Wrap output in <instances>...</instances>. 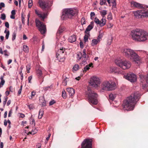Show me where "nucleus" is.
Segmentation results:
<instances>
[{
  "mask_svg": "<svg viewBox=\"0 0 148 148\" xmlns=\"http://www.w3.org/2000/svg\"><path fill=\"white\" fill-rule=\"evenodd\" d=\"M69 41L72 43L76 41V38L75 35H72L70 36L68 39Z\"/></svg>",
  "mask_w": 148,
  "mask_h": 148,
  "instance_id": "22",
  "label": "nucleus"
},
{
  "mask_svg": "<svg viewBox=\"0 0 148 148\" xmlns=\"http://www.w3.org/2000/svg\"><path fill=\"white\" fill-rule=\"evenodd\" d=\"M69 80V78L65 77L64 79L62 82V84L64 86H66L67 85V82Z\"/></svg>",
  "mask_w": 148,
  "mask_h": 148,
  "instance_id": "33",
  "label": "nucleus"
},
{
  "mask_svg": "<svg viewBox=\"0 0 148 148\" xmlns=\"http://www.w3.org/2000/svg\"><path fill=\"white\" fill-rule=\"evenodd\" d=\"M77 10L73 8H67L63 10L61 18L65 20L67 18H71L75 15L77 14Z\"/></svg>",
  "mask_w": 148,
  "mask_h": 148,
  "instance_id": "4",
  "label": "nucleus"
},
{
  "mask_svg": "<svg viewBox=\"0 0 148 148\" xmlns=\"http://www.w3.org/2000/svg\"><path fill=\"white\" fill-rule=\"evenodd\" d=\"M35 14L39 17L42 18L43 20L46 16V14L45 13H42L41 11L39 10L35 9Z\"/></svg>",
  "mask_w": 148,
  "mask_h": 148,
  "instance_id": "16",
  "label": "nucleus"
},
{
  "mask_svg": "<svg viewBox=\"0 0 148 148\" xmlns=\"http://www.w3.org/2000/svg\"><path fill=\"white\" fill-rule=\"evenodd\" d=\"M140 95L138 92H134L123 101V106L124 110L130 111L133 110L135 105L140 98Z\"/></svg>",
  "mask_w": 148,
  "mask_h": 148,
  "instance_id": "1",
  "label": "nucleus"
},
{
  "mask_svg": "<svg viewBox=\"0 0 148 148\" xmlns=\"http://www.w3.org/2000/svg\"><path fill=\"white\" fill-rule=\"evenodd\" d=\"M23 50L25 53H28L29 51V49L28 46L26 45H24Z\"/></svg>",
  "mask_w": 148,
  "mask_h": 148,
  "instance_id": "29",
  "label": "nucleus"
},
{
  "mask_svg": "<svg viewBox=\"0 0 148 148\" xmlns=\"http://www.w3.org/2000/svg\"><path fill=\"white\" fill-rule=\"evenodd\" d=\"M94 21L96 24L99 25L100 21L99 19H98L97 17L95 18L94 20Z\"/></svg>",
  "mask_w": 148,
  "mask_h": 148,
  "instance_id": "40",
  "label": "nucleus"
},
{
  "mask_svg": "<svg viewBox=\"0 0 148 148\" xmlns=\"http://www.w3.org/2000/svg\"><path fill=\"white\" fill-rule=\"evenodd\" d=\"M121 52L127 58L132 60L134 62L139 64L141 63V58L133 49L129 48H123Z\"/></svg>",
  "mask_w": 148,
  "mask_h": 148,
  "instance_id": "3",
  "label": "nucleus"
},
{
  "mask_svg": "<svg viewBox=\"0 0 148 148\" xmlns=\"http://www.w3.org/2000/svg\"><path fill=\"white\" fill-rule=\"evenodd\" d=\"M131 33L132 39L135 41L142 42L148 40V33L142 29H136Z\"/></svg>",
  "mask_w": 148,
  "mask_h": 148,
  "instance_id": "2",
  "label": "nucleus"
},
{
  "mask_svg": "<svg viewBox=\"0 0 148 148\" xmlns=\"http://www.w3.org/2000/svg\"><path fill=\"white\" fill-rule=\"evenodd\" d=\"M107 27L108 28H110L112 27L113 26V24L111 23H109L107 25Z\"/></svg>",
  "mask_w": 148,
  "mask_h": 148,
  "instance_id": "45",
  "label": "nucleus"
},
{
  "mask_svg": "<svg viewBox=\"0 0 148 148\" xmlns=\"http://www.w3.org/2000/svg\"><path fill=\"white\" fill-rule=\"evenodd\" d=\"M90 36L89 33L86 34L84 37V40L85 42H88V38Z\"/></svg>",
  "mask_w": 148,
  "mask_h": 148,
  "instance_id": "30",
  "label": "nucleus"
},
{
  "mask_svg": "<svg viewBox=\"0 0 148 148\" xmlns=\"http://www.w3.org/2000/svg\"><path fill=\"white\" fill-rule=\"evenodd\" d=\"M82 57V54L81 53H79L77 54V58L78 60H80Z\"/></svg>",
  "mask_w": 148,
  "mask_h": 148,
  "instance_id": "44",
  "label": "nucleus"
},
{
  "mask_svg": "<svg viewBox=\"0 0 148 148\" xmlns=\"http://www.w3.org/2000/svg\"><path fill=\"white\" fill-rule=\"evenodd\" d=\"M12 110H10V111H9V113H8V116L9 117H10L11 116V114H12Z\"/></svg>",
  "mask_w": 148,
  "mask_h": 148,
  "instance_id": "63",
  "label": "nucleus"
},
{
  "mask_svg": "<svg viewBox=\"0 0 148 148\" xmlns=\"http://www.w3.org/2000/svg\"><path fill=\"white\" fill-rule=\"evenodd\" d=\"M4 33L6 34L5 38L7 39L8 38L9 35L10 34V32L9 30L7 31V29H6L4 32Z\"/></svg>",
  "mask_w": 148,
  "mask_h": 148,
  "instance_id": "34",
  "label": "nucleus"
},
{
  "mask_svg": "<svg viewBox=\"0 0 148 148\" xmlns=\"http://www.w3.org/2000/svg\"><path fill=\"white\" fill-rule=\"evenodd\" d=\"M132 12L134 16L136 18H142L144 17L143 10L133 11Z\"/></svg>",
  "mask_w": 148,
  "mask_h": 148,
  "instance_id": "15",
  "label": "nucleus"
},
{
  "mask_svg": "<svg viewBox=\"0 0 148 148\" xmlns=\"http://www.w3.org/2000/svg\"><path fill=\"white\" fill-rule=\"evenodd\" d=\"M36 94V92L34 91H32L31 93V96L30 97H29V99H31L33 98V97H34Z\"/></svg>",
  "mask_w": 148,
  "mask_h": 148,
  "instance_id": "46",
  "label": "nucleus"
},
{
  "mask_svg": "<svg viewBox=\"0 0 148 148\" xmlns=\"http://www.w3.org/2000/svg\"><path fill=\"white\" fill-rule=\"evenodd\" d=\"M6 16L3 13L1 14V18L3 20H5V19Z\"/></svg>",
  "mask_w": 148,
  "mask_h": 148,
  "instance_id": "50",
  "label": "nucleus"
},
{
  "mask_svg": "<svg viewBox=\"0 0 148 148\" xmlns=\"http://www.w3.org/2000/svg\"><path fill=\"white\" fill-rule=\"evenodd\" d=\"M143 17H148V9L143 10Z\"/></svg>",
  "mask_w": 148,
  "mask_h": 148,
  "instance_id": "28",
  "label": "nucleus"
},
{
  "mask_svg": "<svg viewBox=\"0 0 148 148\" xmlns=\"http://www.w3.org/2000/svg\"><path fill=\"white\" fill-rule=\"evenodd\" d=\"M30 123L32 125V126H34L35 124L34 120L33 119H31L30 120Z\"/></svg>",
  "mask_w": 148,
  "mask_h": 148,
  "instance_id": "38",
  "label": "nucleus"
},
{
  "mask_svg": "<svg viewBox=\"0 0 148 148\" xmlns=\"http://www.w3.org/2000/svg\"><path fill=\"white\" fill-rule=\"evenodd\" d=\"M32 79V76H30L28 77V80L29 83H31V80Z\"/></svg>",
  "mask_w": 148,
  "mask_h": 148,
  "instance_id": "59",
  "label": "nucleus"
},
{
  "mask_svg": "<svg viewBox=\"0 0 148 148\" xmlns=\"http://www.w3.org/2000/svg\"><path fill=\"white\" fill-rule=\"evenodd\" d=\"M86 94L88 97V102L91 104L96 105L98 103L97 97L98 95L94 91L89 89L87 92Z\"/></svg>",
  "mask_w": 148,
  "mask_h": 148,
  "instance_id": "5",
  "label": "nucleus"
},
{
  "mask_svg": "<svg viewBox=\"0 0 148 148\" xmlns=\"http://www.w3.org/2000/svg\"><path fill=\"white\" fill-rule=\"evenodd\" d=\"M116 65L124 70L129 69L131 66V62L126 60H122L121 59H117L115 61Z\"/></svg>",
  "mask_w": 148,
  "mask_h": 148,
  "instance_id": "6",
  "label": "nucleus"
},
{
  "mask_svg": "<svg viewBox=\"0 0 148 148\" xmlns=\"http://www.w3.org/2000/svg\"><path fill=\"white\" fill-rule=\"evenodd\" d=\"M29 109L30 110L33 109L34 108V106L33 104H31L27 105Z\"/></svg>",
  "mask_w": 148,
  "mask_h": 148,
  "instance_id": "49",
  "label": "nucleus"
},
{
  "mask_svg": "<svg viewBox=\"0 0 148 148\" xmlns=\"http://www.w3.org/2000/svg\"><path fill=\"white\" fill-rule=\"evenodd\" d=\"M100 41L99 38H97V39H93L92 40L91 45L92 46H94L97 45Z\"/></svg>",
  "mask_w": 148,
  "mask_h": 148,
  "instance_id": "21",
  "label": "nucleus"
},
{
  "mask_svg": "<svg viewBox=\"0 0 148 148\" xmlns=\"http://www.w3.org/2000/svg\"><path fill=\"white\" fill-rule=\"evenodd\" d=\"M112 39H113L112 38V37H111L110 39H109L108 40V42H107V45H110L111 44L112 42Z\"/></svg>",
  "mask_w": 148,
  "mask_h": 148,
  "instance_id": "48",
  "label": "nucleus"
},
{
  "mask_svg": "<svg viewBox=\"0 0 148 148\" xmlns=\"http://www.w3.org/2000/svg\"><path fill=\"white\" fill-rule=\"evenodd\" d=\"M65 51V49L62 48L59 49L56 53V58L60 62H63L64 60V53Z\"/></svg>",
  "mask_w": 148,
  "mask_h": 148,
  "instance_id": "11",
  "label": "nucleus"
},
{
  "mask_svg": "<svg viewBox=\"0 0 148 148\" xmlns=\"http://www.w3.org/2000/svg\"><path fill=\"white\" fill-rule=\"evenodd\" d=\"M5 26L7 28H9V24L8 22H5Z\"/></svg>",
  "mask_w": 148,
  "mask_h": 148,
  "instance_id": "64",
  "label": "nucleus"
},
{
  "mask_svg": "<svg viewBox=\"0 0 148 148\" xmlns=\"http://www.w3.org/2000/svg\"><path fill=\"white\" fill-rule=\"evenodd\" d=\"M79 69V66L78 64H76L74 66L73 69V71H76L78 70Z\"/></svg>",
  "mask_w": 148,
  "mask_h": 148,
  "instance_id": "35",
  "label": "nucleus"
},
{
  "mask_svg": "<svg viewBox=\"0 0 148 148\" xmlns=\"http://www.w3.org/2000/svg\"><path fill=\"white\" fill-rule=\"evenodd\" d=\"M82 148H92V140L90 139L84 140L82 144Z\"/></svg>",
  "mask_w": 148,
  "mask_h": 148,
  "instance_id": "13",
  "label": "nucleus"
},
{
  "mask_svg": "<svg viewBox=\"0 0 148 148\" xmlns=\"http://www.w3.org/2000/svg\"><path fill=\"white\" fill-rule=\"evenodd\" d=\"M100 13L102 17L104 16L107 14V11L106 10H103L100 11Z\"/></svg>",
  "mask_w": 148,
  "mask_h": 148,
  "instance_id": "31",
  "label": "nucleus"
},
{
  "mask_svg": "<svg viewBox=\"0 0 148 148\" xmlns=\"http://www.w3.org/2000/svg\"><path fill=\"white\" fill-rule=\"evenodd\" d=\"M82 60H83V58H84L85 59H86V60H88V56H87L86 53V50L85 49H84L83 51V53L82 55Z\"/></svg>",
  "mask_w": 148,
  "mask_h": 148,
  "instance_id": "26",
  "label": "nucleus"
},
{
  "mask_svg": "<svg viewBox=\"0 0 148 148\" xmlns=\"http://www.w3.org/2000/svg\"><path fill=\"white\" fill-rule=\"evenodd\" d=\"M35 23L36 27L38 28L39 31L41 33L44 34L46 30V26L37 19H36Z\"/></svg>",
  "mask_w": 148,
  "mask_h": 148,
  "instance_id": "10",
  "label": "nucleus"
},
{
  "mask_svg": "<svg viewBox=\"0 0 148 148\" xmlns=\"http://www.w3.org/2000/svg\"><path fill=\"white\" fill-rule=\"evenodd\" d=\"M8 97H5V100L3 102V105L4 106H5L6 104V102L7 101Z\"/></svg>",
  "mask_w": 148,
  "mask_h": 148,
  "instance_id": "57",
  "label": "nucleus"
},
{
  "mask_svg": "<svg viewBox=\"0 0 148 148\" xmlns=\"http://www.w3.org/2000/svg\"><path fill=\"white\" fill-rule=\"evenodd\" d=\"M92 65V64L91 63L88 65H86L84 68V70H83L84 72H85L87 71L88 70L90 69V67H91Z\"/></svg>",
  "mask_w": 148,
  "mask_h": 148,
  "instance_id": "24",
  "label": "nucleus"
},
{
  "mask_svg": "<svg viewBox=\"0 0 148 148\" xmlns=\"http://www.w3.org/2000/svg\"><path fill=\"white\" fill-rule=\"evenodd\" d=\"M35 23L36 27L38 28L39 31L41 33L44 34L46 30V26L37 19H36Z\"/></svg>",
  "mask_w": 148,
  "mask_h": 148,
  "instance_id": "9",
  "label": "nucleus"
},
{
  "mask_svg": "<svg viewBox=\"0 0 148 148\" xmlns=\"http://www.w3.org/2000/svg\"><path fill=\"white\" fill-rule=\"evenodd\" d=\"M87 60H86V59H84V60H83L82 62V64L84 65H85L87 64Z\"/></svg>",
  "mask_w": 148,
  "mask_h": 148,
  "instance_id": "56",
  "label": "nucleus"
},
{
  "mask_svg": "<svg viewBox=\"0 0 148 148\" xmlns=\"http://www.w3.org/2000/svg\"><path fill=\"white\" fill-rule=\"evenodd\" d=\"M55 103V101L53 100L49 102V105L51 106L53 104Z\"/></svg>",
  "mask_w": 148,
  "mask_h": 148,
  "instance_id": "55",
  "label": "nucleus"
},
{
  "mask_svg": "<svg viewBox=\"0 0 148 148\" xmlns=\"http://www.w3.org/2000/svg\"><path fill=\"white\" fill-rule=\"evenodd\" d=\"M36 73L37 75L39 78L42 77V71L40 69H38L36 71Z\"/></svg>",
  "mask_w": 148,
  "mask_h": 148,
  "instance_id": "27",
  "label": "nucleus"
},
{
  "mask_svg": "<svg viewBox=\"0 0 148 148\" xmlns=\"http://www.w3.org/2000/svg\"><path fill=\"white\" fill-rule=\"evenodd\" d=\"M42 51H44V50L45 49V44L44 43V41L42 42Z\"/></svg>",
  "mask_w": 148,
  "mask_h": 148,
  "instance_id": "62",
  "label": "nucleus"
},
{
  "mask_svg": "<svg viewBox=\"0 0 148 148\" xmlns=\"http://www.w3.org/2000/svg\"><path fill=\"white\" fill-rule=\"evenodd\" d=\"M5 4L3 2H1L0 3V10L2 9V8L4 7H5Z\"/></svg>",
  "mask_w": 148,
  "mask_h": 148,
  "instance_id": "53",
  "label": "nucleus"
},
{
  "mask_svg": "<svg viewBox=\"0 0 148 148\" xmlns=\"http://www.w3.org/2000/svg\"><path fill=\"white\" fill-rule=\"evenodd\" d=\"M16 35V34L15 32L13 33L12 35V40L13 41L15 39Z\"/></svg>",
  "mask_w": 148,
  "mask_h": 148,
  "instance_id": "54",
  "label": "nucleus"
},
{
  "mask_svg": "<svg viewBox=\"0 0 148 148\" xmlns=\"http://www.w3.org/2000/svg\"><path fill=\"white\" fill-rule=\"evenodd\" d=\"M89 83L92 87L96 88L100 86V81L98 77L93 76L91 78Z\"/></svg>",
  "mask_w": 148,
  "mask_h": 148,
  "instance_id": "8",
  "label": "nucleus"
},
{
  "mask_svg": "<svg viewBox=\"0 0 148 148\" xmlns=\"http://www.w3.org/2000/svg\"><path fill=\"white\" fill-rule=\"evenodd\" d=\"M107 19L109 20H112V17L111 12H110L108 14L107 17Z\"/></svg>",
  "mask_w": 148,
  "mask_h": 148,
  "instance_id": "41",
  "label": "nucleus"
},
{
  "mask_svg": "<svg viewBox=\"0 0 148 148\" xmlns=\"http://www.w3.org/2000/svg\"><path fill=\"white\" fill-rule=\"evenodd\" d=\"M101 87L102 90L110 91L114 90L116 88V83L114 82H110L107 81H104L102 84Z\"/></svg>",
  "mask_w": 148,
  "mask_h": 148,
  "instance_id": "7",
  "label": "nucleus"
},
{
  "mask_svg": "<svg viewBox=\"0 0 148 148\" xmlns=\"http://www.w3.org/2000/svg\"><path fill=\"white\" fill-rule=\"evenodd\" d=\"M95 15V14L94 12H91L90 14V18L92 20H93L94 19V17Z\"/></svg>",
  "mask_w": 148,
  "mask_h": 148,
  "instance_id": "47",
  "label": "nucleus"
},
{
  "mask_svg": "<svg viewBox=\"0 0 148 148\" xmlns=\"http://www.w3.org/2000/svg\"><path fill=\"white\" fill-rule=\"evenodd\" d=\"M81 23L82 25L85 24L86 23V20L85 18H83L81 20Z\"/></svg>",
  "mask_w": 148,
  "mask_h": 148,
  "instance_id": "51",
  "label": "nucleus"
},
{
  "mask_svg": "<svg viewBox=\"0 0 148 148\" xmlns=\"http://www.w3.org/2000/svg\"><path fill=\"white\" fill-rule=\"evenodd\" d=\"M79 44H80V47L82 48H83L84 47V45H83V42H82L81 41L80 42Z\"/></svg>",
  "mask_w": 148,
  "mask_h": 148,
  "instance_id": "61",
  "label": "nucleus"
},
{
  "mask_svg": "<svg viewBox=\"0 0 148 148\" xmlns=\"http://www.w3.org/2000/svg\"><path fill=\"white\" fill-rule=\"evenodd\" d=\"M99 26L101 27H103L105 25L106 23V20L105 16L102 17V18L101 20L100 21Z\"/></svg>",
  "mask_w": 148,
  "mask_h": 148,
  "instance_id": "18",
  "label": "nucleus"
},
{
  "mask_svg": "<svg viewBox=\"0 0 148 148\" xmlns=\"http://www.w3.org/2000/svg\"><path fill=\"white\" fill-rule=\"evenodd\" d=\"M21 16L22 22V23L23 24L25 25V17L24 16L23 14V13L21 14Z\"/></svg>",
  "mask_w": 148,
  "mask_h": 148,
  "instance_id": "43",
  "label": "nucleus"
},
{
  "mask_svg": "<svg viewBox=\"0 0 148 148\" xmlns=\"http://www.w3.org/2000/svg\"><path fill=\"white\" fill-rule=\"evenodd\" d=\"M124 77L131 82H135L137 78L136 75L133 73L127 74L124 76Z\"/></svg>",
  "mask_w": 148,
  "mask_h": 148,
  "instance_id": "14",
  "label": "nucleus"
},
{
  "mask_svg": "<svg viewBox=\"0 0 148 148\" xmlns=\"http://www.w3.org/2000/svg\"><path fill=\"white\" fill-rule=\"evenodd\" d=\"M131 5L132 7H134L139 8H141L143 7L142 4L134 1H132L131 2Z\"/></svg>",
  "mask_w": 148,
  "mask_h": 148,
  "instance_id": "17",
  "label": "nucleus"
},
{
  "mask_svg": "<svg viewBox=\"0 0 148 148\" xmlns=\"http://www.w3.org/2000/svg\"><path fill=\"white\" fill-rule=\"evenodd\" d=\"M62 96L64 99H65L66 97V92L64 90H63L62 91Z\"/></svg>",
  "mask_w": 148,
  "mask_h": 148,
  "instance_id": "42",
  "label": "nucleus"
},
{
  "mask_svg": "<svg viewBox=\"0 0 148 148\" xmlns=\"http://www.w3.org/2000/svg\"><path fill=\"white\" fill-rule=\"evenodd\" d=\"M64 30V27L63 26H60L58 29L57 33V35H58L61 34L63 32Z\"/></svg>",
  "mask_w": 148,
  "mask_h": 148,
  "instance_id": "23",
  "label": "nucleus"
},
{
  "mask_svg": "<svg viewBox=\"0 0 148 148\" xmlns=\"http://www.w3.org/2000/svg\"><path fill=\"white\" fill-rule=\"evenodd\" d=\"M67 91L68 92L69 95L72 96L75 93V90L72 88H67Z\"/></svg>",
  "mask_w": 148,
  "mask_h": 148,
  "instance_id": "20",
  "label": "nucleus"
},
{
  "mask_svg": "<svg viewBox=\"0 0 148 148\" xmlns=\"http://www.w3.org/2000/svg\"><path fill=\"white\" fill-rule=\"evenodd\" d=\"M106 3L105 0H101L100 2V4L101 5H102L105 4Z\"/></svg>",
  "mask_w": 148,
  "mask_h": 148,
  "instance_id": "52",
  "label": "nucleus"
},
{
  "mask_svg": "<svg viewBox=\"0 0 148 148\" xmlns=\"http://www.w3.org/2000/svg\"><path fill=\"white\" fill-rule=\"evenodd\" d=\"M37 130L36 129H34L32 130L31 132H29V133L31 134L34 135L37 133Z\"/></svg>",
  "mask_w": 148,
  "mask_h": 148,
  "instance_id": "37",
  "label": "nucleus"
},
{
  "mask_svg": "<svg viewBox=\"0 0 148 148\" xmlns=\"http://www.w3.org/2000/svg\"><path fill=\"white\" fill-rule=\"evenodd\" d=\"M33 1L32 0H29L28 1V7L30 8L32 7L33 5Z\"/></svg>",
  "mask_w": 148,
  "mask_h": 148,
  "instance_id": "39",
  "label": "nucleus"
},
{
  "mask_svg": "<svg viewBox=\"0 0 148 148\" xmlns=\"http://www.w3.org/2000/svg\"><path fill=\"white\" fill-rule=\"evenodd\" d=\"M4 54L5 56H9V54L8 53V51L7 50H5L4 51Z\"/></svg>",
  "mask_w": 148,
  "mask_h": 148,
  "instance_id": "58",
  "label": "nucleus"
},
{
  "mask_svg": "<svg viewBox=\"0 0 148 148\" xmlns=\"http://www.w3.org/2000/svg\"><path fill=\"white\" fill-rule=\"evenodd\" d=\"M43 111L40 110L39 112V114H38V118L39 119H41L42 116H43Z\"/></svg>",
  "mask_w": 148,
  "mask_h": 148,
  "instance_id": "32",
  "label": "nucleus"
},
{
  "mask_svg": "<svg viewBox=\"0 0 148 148\" xmlns=\"http://www.w3.org/2000/svg\"><path fill=\"white\" fill-rule=\"evenodd\" d=\"M38 3L40 7L42 9H44L51 6L53 3L52 0L45 1L42 0H39Z\"/></svg>",
  "mask_w": 148,
  "mask_h": 148,
  "instance_id": "12",
  "label": "nucleus"
},
{
  "mask_svg": "<svg viewBox=\"0 0 148 148\" xmlns=\"http://www.w3.org/2000/svg\"><path fill=\"white\" fill-rule=\"evenodd\" d=\"M41 145L40 143H38L36 145V148H40Z\"/></svg>",
  "mask_w": 148,
  "mask_h": 148,
  "instance_id": "60",
  "label": "nucleus"
},
{
  "mask_svg": "<svg viewBox=\"0 0 148 148\" xmlns=\"http://www.w3.org/2000/svg\"><path fill=\"white\" fill-rule=\"evenodd\" d=\"M110 72L117 74H121L122 73L121 71H117L116 68L115 67H110Z\"/></svg>",
  "mask_w": 148,
  "mask_h": 148,
  "instance_id": "19",
  "label": "nucleus"
},
{
  "mask_svg": "<svg viewBox=\"0 0 148 148\" xmlns=\"http://www.w3.org/2000/svg\"><path fill=\"white\" fill-rule=\"evenodd\" d=\"M109 98L110 99L113 100L116 97V95L111 93L109 95Z\"/></svg>",
  "mask_w": 148,
  "mask_h": 148,
  "instance_id": "36",
  "label": "nucleus"
},
{
  "mask_svg": "<svg viewBox=\"0 0 148 148\" xmlns=\"http://www.w3.org/2000/svg\"><path fill=\"white\" fill-rule=\"evenodd\" d=\"M93 27L92 26L89 25L86 28L85 31V33L86 34L89 33V32L92 29Z\"/></svg>",
  "mask_w": 148,
  "mask_h": 148,
  "instance_id": "25",
  "label": "nucleus"
}]
</instances>
